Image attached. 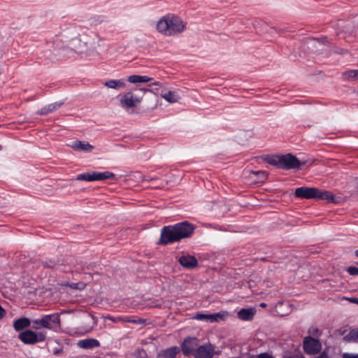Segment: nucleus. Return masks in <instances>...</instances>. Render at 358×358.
<instances>
[{
	"instance_id": "22",
	"label": "nucleus",
	"mask_w": 358,
	"mask_h": 358,
	"mask_svg": "<svg viewBox=\"0 0 358 358\" xmlns=\"http://www.w3.org/2000/svg\"><path fill=\"white\" fill-rule=\"evenodd\" d=\"M343 77L349 81L358 80V69L345 71L343 73Z\"/></svg>"
},
{
	"instance_id": "34",
	"label": "nucleus",
	"mask_w": 358,
	"mask_h": 358,
	"mask_svg": "<svg viewBox=\"0 0 358 358\" xmlns=\"http://www.w3.org/2000/svg\"><path fill=\"white\" fill-rule=\"evenodd\" d=\"M208 322H215V313H213V314H208Z\"/></svg>"
},
{
	"instance_id": "8",
	"label": "nucleus",
	"mask_w": 358,
	"mask_h": 358,
	"mask_svg": "<svg viewBox=\"0 0 358 358\" xmlns=\"http://www.w3.org/2000/svg\"><path fill=\"white\" fill-rule=\"evenodd\" d=\"M322 345L318 340L307 336L303 340V350L306 354L315 355L320 351Z\"/></svg>"
},
{
	"instance_id": "23",
	"label": "nucleus",
	"mask_w": 358,
	"mask_h": 358,
	"mask_svg": "<svg viewBox=\"0 0 358 358\" xmlns=\"http://www.w3.org/2000/svg\"><path fill=\"white\" fill-rule=\"evenodd\" d=\"M343 339L348 342H358V329L351 330Z\"/></svg>"
},
{
	"instance_id": "40",
	"label": "nucleus",
	"mask_w": 358,
	"mask_h": 358,
	"mask_svg": "<svg viewBox=\"0 0 358 358\" xmlns=\"http://www.w3.org/2000/svg\"><path fill=\"white\" fill-rule=\"evenodd\" d=\"M355 255L358 257V250L355 251Z\"/></svg>"
},
{
	"instance_id": "30",
	"label": "nucleus",
	"mask_w": 358,
	"mask_h": 358,
	"mask_svg": "<svg viewBox=\"0 0 358 358\" xmlns=\"http://www.w3.org/2000/svg\"><path fill=\"white\" fill-rule=\"evenodd\" d=\"M348 272L352 275H358V268L355 266H350L348 268Z\"/></svg>"
},
{
	"instance_id": "9",
	"label": "nucleus",
	"mask_w": 358,
	"mask_h": 358,
	"mask_svg": "<svg viewBox=\"0 0 358 358\" xmlns=\"http://www.w3.org/2000/svg\"><path fill=\"white\" fill-rule=\"evenodd\" d=\"M301 163L296 157L292 154L281 155V169H292L300 166Z\"/></svg>"
},
{
	"instance_id": "32",
	"label": "nucleus",
	"mask_w": 358,
	"mask_h": 358,
	"mask_svg": "<svg viewBox=\"0 0 358 358\" xmlns=\"http://www.w3.org/2000/svg\"><path fill=\"white\" fill-rule=\"evenodd\" d=\"M258 358H275L268 353H262L258 356Z\"/></svg>"
},
{
	"instance_id": "39",
	"label": "nucleus",
	"mask_w": 358,
	"mask_h": 358,
	"mask_svg": "<svg viewBox=\"0 0 358 358\" xmlns=\"http://www.w3.org/2000/svg\"><path fill=\"white\" fill-rule=\"evenodd\" d=\"M141 90L144 91V92H150V90H148H148H146V89H141Z\"/></svg>"
},
{
	"instance_id": "14",
	"label": "nucleus",
	"mask_w": 358,
	"mask_h": 358,
	"mask_svg": "<svg viewBox=\"0 0 358 358\" xmlns=\"http://www.w3.org/2000/svg\"><path fill=\"white\" fill-rule=\"evenodd\" d=\"M255 313L256 310L255 308H243L238 312V317L244 321L251 320Z\"/></svg>"
},
{
	"instance_id": "11",
	"label": "nucleus",
	"mask_w": 358,
	"mask_h": 358,
	"mask_svg": "<svg viewBox=\"0 0 358 358\" xmlns=\"http://www.w3.org/2000/svg\"><path fill=\"white\" fill-rule=\"evenodd\" d=\"M198 346V340L195 338H188L184 340L181 349L185 355L194 354Z\"/></svg>"
},
{
	"instance_id": "16",
	"label": "nucleus",
	"mask_w": 358,
	"mask_h": 358,
	"mask_svg": "<svg viewBox=\"0 0 358 358\" xmlns=\"http://www.w3.org/2000/svg\"><path fill=\"white\" fill-rule=\"evenodd\" d=\"M103 85L108 88L115 90H119L126 87V83L124 79L108 80L106 81Z\"/></svg>"
},
{
	"instance_id": "28",
	"label": "nucleus",
	"mask_w": 358,
	"mask_h": 358,
	"mask_svg": "<svg viewBox=\"0 0 358 358\" xmlns=\"http://www.w3.org/2000/svg\"><path fill=\"white\" fill-rule=\"evenodd\" d=\"M252 173L259 176L261 181H263L266 178V173L264 171H252Z\"/></svg>"
},
{
	"instance_id": "33",
	"label": "nucleus",
	"mask_w": 358,
	"mask_h": 358,
	"mask_svg": "<svg viewBox=\"0 0 358 358\" xmlns=\"http://www.w3.org/2000/svg\"><path fill=\"white\" fill-rule=\"evenodd\" d=\"M5 315H6L5 310L0 305V320L2 319L3 317H4Z\"/></svg>"
},
{
	"instance_id": "13",
	"label": "nucleus",
	"mask_w": 358,
	"mask_h": 358,
	"mask_svg": "<svg viewBox=\"0 0 358 358\" xmlns=\"http://www.w3.org/2000/svg\"><path fill=\"white\" fill-rule=\"evenodd\" d=\"M180 348L177 346H173L161 351L157 356V358H176L178 353L180 352Z\"/></svg>"
},
{
	"instance_id": "7",
	"label": "nucleus",
	"mask_w": 358,
	"mask_h": 358,
	"mask_svg": "<svg viewBox=\"0 0 358 358\" xmlns=\"http://www.w3.org/2000/svg\"><path fill=\"white\" fill-rule=\"evenodd\" d=\"M142 98L135 96L131 92L124 93L120 100V106L125 109L136 107L141 102Z\"/></svg>"
},
{
	"instance_id": "5",
	"label": "nucleus",
	"mask_w": 358,
	"mask_h": 358,
	"mask_svg": "<svg viewBox=\"0 0 358 358\" xmlns=\"http://www.w3.org/2000/svg\"><path fill=\"white\" fill-rule=\"evenodd\" d=\"M113 178H115V174L110 171L86 172V173L78 174L76 176V180H85V181H89V182L100 181V180H104L106 179H113Z\"/></svg>"
},
{
	"instance_id": "10",
	"label": "nucleus",
	"mask_w": 358,
	"mask_h": 358,
	"mask_svg": "<svg viewBox=\"0 0 358 358\" xmlns=\"http://www.w3.org/2000/svg\"><path fill=\"white\" fill-rule=\"evenodd\" d=\"M213 350L212 345L206 343L197 348L194 355L195 358H212Z\"/></svg>"
},
{
	"instance_id": "35",
	"label": "nucleus",
	"mask_w": 358,
	"mask_h": 358,
	"mask_svg": "<svg viewBox=\"0 0 358 358\" xmlns=\"http://www.w3.org/2000/svg\"><path fill=\"white\" fill-rule=\"evenodd\" d=\"M317 331H318V329L315 327H311L309 329V333L312 334L313 335H316Z\"/></svg>"
},
{
	"instance_id": "37",
	"label": "nucleus",
	"mask_w": 358,
	"mask_h": 358,
	"mask_svg": "<svg viewBox=\"0 0 358 358\" xmlns=\"http://www.w3.org/2000/svg\"><path fill=\"white\" fill-rule=\"evenodd\" d=\"M284 358H304L303 356L300 355H296V356H294V357H284Z\"/></svg>"
},
{
	"instance_id": "1",
	"label": "nucleus",
	"mask_w": 358,
	"mask_h": 358,
	"mask_svg": "<svg viewBox=\"0 0 358 358\" xmlns=\"http://www.w3.org/2000/svg\"><path fill=\"white\" fill-rule=\"evenodd\" d=\"M194 230L195 226L187 221L165 226L161 229L158 244L167 245L178 242L182 239L189 238Z\"/></svg>"
},
{
	"instance_id": "4",
	"label": "nucleus",
	"mask_w": 358,
	"mask_h": 358,
	"mask_svg": "<svg viewBox=\"0 0 358 358\" xmlns=\"http://www.w3.org/2000/svg\"><path fill=\"white\" fill-rule=\"evenodd\" d=\"M32 327L36 330L41 328L53 329L60 324V318L57 314L45 315L41 318L32 320Z\"/></svg>"
},
{
	"instance_id": "6",
	"label": "nucleus",
	"mask_w": 358,
	"mask_h": 358,
	"mask_svg": "<svg viewBox=\"0 0 358 358\" xmlns=\"http://www.w3.org/2000/svg\"><path fill=\"white\" fill-rule=\"evenodd\" d=\"M18 338L24 344H35L44 341L46 338V333L45 331L35 333L31 330H26L21 332Z\"/></svg>"
},
{
	"instance_id": "17",
	"label": "nucleus",
	"mask_w": 358,
	"mask_h": 358,
	"mask_svg": "<svg viewBox=\"0 0 358 358\" xmlns=\"http://www.w3.org/2000/svg\"><path fill=\"white\" fill-rule=\"evenodd\" d=\"M161 96L167 102L173 103L179 101L180 96L178 91H169L166 93L162 94Z\"/></svg>"
},
{
	"instance_id": "26",
	"label": "nucleus",
	"mask_w": 358,
	"mask_h": 358,
	"mask_svg": "<svg viewBox=\"0 0 358 358\" xmlns=\"http://www.w3.org/2000/svg\"><path fill=\"white\" fill-rule=\"evenodd\" d=\"M85 284L84 282H73L69 284V287L74 289H83L85 287Z\"/></svg>"
},
{
	"instance_id": "36",
	"label": "nucleus",
	"mask_w": 358,
	"mask_h": 358,
	"mask_svg": "<svg viewBox=\"0 0 358 358\" xmlns=\"http://www.w3.org/2000/svg\"><path fill=\"white\" fill-rule=\"evenodd\" d=\"M152 85L160 86L161 83L159 82L155 81V82L152 83V84L149 85V86H152Z\"/></svg>"
},
{
	"instance_id": "15",
	"label": "nucleus",
	"mask_w": 358,
	"mask_h": 358,
	"mask_svg": "<svg viewBox=\"0 0 358 358\" xmlns=\"http://www.w3.org/2000/svg\"><path fill=\"white\" fill-rule=\"evenodd\" d=\"M31 325V321L27 317H21L14 321L13 328L16 331H22V329L29 327Z\"/></svg>"
},
{
	"instance_id": "18",
	"label": "nucleus",
	"mask_w": 358,
	"mask_h": 358,
	"mask_svg": "<svg viewBox=\"0 0 358 358\" xmlns=\"http://www.w3.org/2000/svg\"><path fill=\"white\" fill-rule=\"evenodd\" d=\"M78 345L83 348L92 349L99 346V342L94 338L84 339L79 341Z\"/></svg>"
},
{
	"instance_id": "20",
	"label": "nucleus",
	"mask_w": 358,
	"mask_h": 358,
	"mask_svg": "<svg viewBox=\"0 0 358 358\" xmlns=\"http://www.w3.org/2000/svg\"><path fill=\"white\" fill-rule=\"evenodd\" d=\"M127 80L131 83H141L153 80V78L147 76L131 75L127 78Z\"/></svg>"
},
{
	"instance_id": "12",
	"label": "nucleus",
	"mask_w": 358,
	"mask_h": 358,
	"mask_svg": "<svg viewBox=\"0 0 358 358\" xmlns=\"http://www.w3.org/2000/svg\"><path fill=\"white\" fill-rule=\"evenodd\" d=\"M178 262L185 268H194L198 264V261L196 257L189 255H183L180 257Z\"/></svg>"
},
{
	"instance_id": "19",
	"label": "nucleus",
	"mask_w": 358,
	"mask_h": 358,
	"mask_svg": "<svg viewBox=\"0 0 358 358\" xmlns=\"http://www.w3.org/2000/svg\"><path fill=\"white\" fill-rule=\"evenodd\" d=\"M72 148L75 150L91 151L93 146L85 141H76L73 143Z\"/></svg>"
},
{
	"instance_id": "41",
	"label": "nucleus",
	"mask_w": 358,
	"mask_h": 358,
	"mask_svg": "<svg viewBox=\"0 0 358 358\" xmlns=\"http://www.w3.org/2000/svg\"><path fill=\"white\" fill-rule=\"evenodd\" d=\"M261 306H262V307H265V306H266V304L263 303H262V304H261Z\"/></svg>"
},
{
	"instance_id": "24",
	"label": "nucleus",
	"mask_w": 358,
	"mask_h": 358,
	"mask_svg": "<svg viewBox=\"0 0 358 358\" xmlns=\"http://www.w3.org/2000/svg\"><path fill=\"white\" fill-rule=\"evenodd\" d=\"M267 162L271 165L277 166L281 169V155L273 156L268 158Z\"/></svg>"
},
{
	"instance_id": "2",
	"label": "nucleus",
	"mask_w": 358,
	"mask_h": 358,
	"mask_svg": "<svg viewBox=\"0 0 358 358\" xmlns=\"http://www.w3.org/2000/svg\"><path fill=\"white\" fill-rule=\"evenodd\" d=\"M187 23L180 17L169 14L159 19L157 29L161 34L167 36H177L185 31Z\"/></svg>"
},
{
	"instance_id": "25",
	"label": "nucleus",
	"mask_w": 358,
	"mask_h": 358,
	"mask_svg": "<svg viewBox=\"0 0 358 358\" xmlns=\"http://www.w3.org/2000/svg\"><path fill=\"white\" fill-rule=\"evenodd\" d=\"M229 317V313L225 310H222L215 313V322H220L225 320Z\"/></svg>"
},
{
	"instance_id": "21",
	"label": "nucleus",
	"mask_w": 358,
	"mask_h": 358,
	"mask_svg": "<svg viewBox=\"0 0 358 358\" xmlns=\"http://www.w3.org/2000/svg\"><path fill=\"white\" fill-rule=\"evenodd\" d=\"M61 104L57 103H54L49 104L43 107L40 110L37 112V114L43 115H47L50 113H52L56 110H57L60 107Z\"/></svg>"
},
{
	"instance_id": "42",
	"label": "nucleus",
	"mask_w": 358,
	"mask_h": 358,
	"mask_svg": "<svg viewBox=\"0 0 358 358\" xmlns=\"http://www.w3.org/2000/svg\"><path fill=\"white\" fill-rule=\"evenodd\" d=\"M1 148H2V147H1V145H0V150H1Z\"/></svg>"
},
{
	"instance_id": "31",
	"label": "nucleus",
	"mask_w": 358,
	"mask_h": 358,
	"mask_svg": "<svg viewBox=\"0 0 358 358\" xmlns=\"http://www.w3.org/2000/svg\"><path fill=\"white\" fill-rule=\"evenodd\" d=\"M108 319L113 322H121L122 317H108Z\"/></svg>"
},
{
	"instance_id": "3",
	"label": "nucleus",
	"mask_w": 358,
	"mask_h": 358,
	"mask_svg": "<svg viewBox=\"0 0 358 358\" xmlns=\"http://www.w3.org/2000/svg\"><path fill=\"white\" fill-rule=\"evenodd\" d=\"M294 195L297 198L310 199H315L325 201L327 203H338L336 196L329 191L322 190L316 187H301L295 189Z\"/></svg>"
},
{
	"instance_id": "29",
	"label": "nucleus",
	"mask_w": 358,
	"mask_h": 358,
	"mask_svg": "<svg viewBox=\"0 0 358 358\" xmlns=\"http://www.w3.org/2000/svg\"><path fill=\"white\" fill-rule=\"evenodd\" d=\"M121 322H130V323H134V324H141V323H142V322L140 320L138 321H137V320H131V319H130L128 317H122Z\"/></svg>"
},
{
	"instance_id": "38",
	"label": "nucleus",
	"mask_w": 358,
	"mask_h": 358,
	"mask_svg": "<svg viewBox=\"0 0 358 358\" xmlns=\"http://www.w3.org/2000/svg\"><path fill=\"white\" fill-rule=\"evenodd\" d=\"M350 301L358 304V298H353V299H350Z\"/></svg>"
},
{
	"instance_id": "27",
	"label": "nucleus",
	"mask_w": 358,
	"mask_h": 358,
	"mask_svg": "<svg viewBox=\"0 0 358 358\" xmlns=\"http://www.w3.org/2000/svg\"><path fill=\"white\" fill-rule=\"evenodd\" d=\"M193 318L197 320H206L208 322V314L196 313L194 315Z\"/></svg>"
},
{
	"instance_id": "43",
	"label": "nucleus",
	"mask_w": 358,
	"mask_h": 358,
	"mask_svg": "<svg viewBox=\"0 0 358 358\" xmlns=\"http://www.w3.org/2000/svg\"><path fill=\"white\" fill-rule=\"evenodd\" d=\"M357 264H358V262H357Z\"/></svg>"
}]
</instances>
